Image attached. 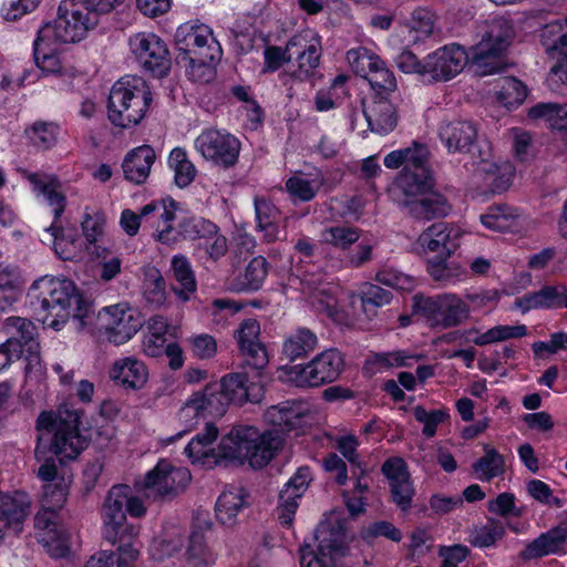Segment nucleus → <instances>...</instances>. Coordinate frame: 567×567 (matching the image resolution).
I'll use <instances>...</instances> for the list:
<instances>
[{
    "mask_svg": "<svg viewBox=\"0 0 567 567\" xmlns=\"http://www.w3.org/2000/svg\"><path fill=\"white\" fill-rule=\"evenodd\" d=\"M128 45L144 69L158 78L166 75L171 68L169 52L159 37L140 32L130 38Z\"/></svg>",
    "mask_w": 567,
    "mask_h": 567,
    "instance_id": "12",
    "label": "nucleus"
},
{
    "mask_svg": "<svg viewBox=\"0 0 567 567\" xmlns=\"http://www.w3.org/2000/svg\"><path fill=\"white\" fill-rule=\"evenodd\" d=\"M472 468L478 480L491 482L505 472V461L494 447L485 445L484 455L473 463Z\"/></svg>",
    "mask_w": 567,
    "mask_h": 567,
    "instance_id": "46",
    "label": "nucleus"
},
{
    "mask_svg": "<svg viewBox=\"0 0 567 567\" xmlns=\"http://www.w3.org/2000/svg\"><path fill=\"white\" fill-rule=\"evenodd\" d=\"M31 307L43 324L59 331L70 319L78 330L91 324L93 310L73 281L66 278L43 277L30 288Z\"/></svg>",
    "mask_w": 567,
    "mask_h": 567,
    "instance_id": "1",
    "label": "nucleus"
},
{
    "mask_svg": "<svg viewBox=\"0 0 567 567\" xmlns=\"http://www.w3.org/2000/svg\"><path fill=\"white\" fill-rule=\"evenodd\" d=\"M458 231L443 223L427 227L417 238L416 245L423 252H435L436 258H447L458 246Z\"/></svg>",
    "mask_w": 567,
    "mask_h": 567,
    "instance_id": "25",
    "label": "nucleus"
},
{
    "mask_svg": "<svg viewBox=\"0 0 567 567\" xmlns=\"http://www.w3.org/2000/svg\"><path fill=\"white\" fill-rule=\"evenodd\" d=\"M504 534L505 527L501 520L488 519L485 525L475 530L472 543L477 547H489L502 539Z\"/></svg>",
    "mask_w": 567,
    "mask_h": 567,
    "instance_id": "64",
    "label": "nucleus"
},
{
    "mask_svg": "<svg viewBox=\"0 0 567 567\" xmlns=\"http://www.w3.org/2000/svg\"><path fill=\"white\" fill-rule=\"evenodd\" d=\"M368 81L372 89L377 92V97L386 96L396 90V80L391 70L385 66L382 61V66H377L370 74Z\"/></svg>",
    "mask_w": 567,
    "mask_h": 567,
    "instance_id": "63",
    "label": "nucleus"
},
{
    "mask_svg": "<svg viewBox=\"0 0 567 567\" xmlns=\"http://www.w3.org/2000/svg\"><path fill=\"white\" fill-rule=\"evenodd\" d=\"M168 164L175 173V183L177 186L183 188L192 184L197 171L183 148L176 147L171 152Z\"/></svg>",
    "mask_w": 567,
    "mask_h": 567,
    "instance_id": "50",
    "label": "nucleus"
},
{
    "mask_svg": "<svg viewBox=\"0 0 567 567\" xmlns=\"http://www.w3.org/2000/svg\"><path fill=\"white\" fill-rule=\"evenodd\" d=\"M3 329L9 334L8 339H14L21 346V353L31 342H39L35 324L22 317L12 316L4 320Z\"/></svg>",
    "mask_w": 567,
    "mask_h": 567,
    "instance_id": "47",
    "label": "nucleus"
},
{
    "mask_svg": "<svg viewBox=\"0 0 567 567\" xmlns=\"http://www.w3.org/2000/svg\"><path fill=\"white\" fill-rule=\"evenodd\" d=\"M33 190L42 195L47 204L53 209V221L61 220L66 206V196L63 186L55 175L32 173L28 175Z\"/></svg>",
    "mask_w": 567,
    "mask_h": 567,
    "instance_id": "27",
    "label": "nucleus"
},
{
    "mask_svg": "<svg viewBox=\"0 0 567 567\" xmlns=\"http://www.w3.org/2000/svg\"><path fill=\"white\" fill-rule=\"evenodd\" d=\"M498 99L505 105H518L527 96V87L516 78H504L499 82Z\"/></svg>",
    "mask_w": 567,
    "mask_h": 567,
    "instance_id": "61",
    "label": "nucleus"
},
{
    "mask_svg": "<svg viewBox=\"0 0 567 567\" xmlns=\"http://www.w3.org/2000/svg\"><path fill=\"white\" fill-rule=\"evenodd\" d=\"M567 540V525H559L526 545L520 551L523 559L529 560L557 553Z\"/></svg>",
    "mask_w": 567,
    "mask_h": 567,
    "instance_id": "32",
    "label": "nucleus"
},
{
    "mask_svg": "<svg viewBox=\"0 0 567 567\" xmlns=\"http://www.w3.org/2000/svg\"><path fill=\"white\" fill-rule=\"evenodd\" d=\"M53 42L48 37H42V33L38 32V35L33 42V58L37 66L47 74L59 73L62 70V63L55 50L52 48Z\"/></svg>",
    "mask_w": 567,
    "mask_h": 567,
    "instance_id": "42",
    "label": "nucleus"
},
{
    "mask_svg": "<svg viewBox=\"0 0 567 567\" xmlns=\"http://www.w3.org/2000/svg\"><path fill=\"white\" fill-rule=\"evenodd\" d=\"M30 498L23 492L0 494V543L8 532H22L23 523L29 514Z\"/></svg>",
    "mask_w": 567,
    "mask_h": 567,
    "instance_id": "23",
    "label": "nucleus"
},
{
    "mask_svg": "<svg viewBox=\"0 0 567 567\" xmlns=\"http://www.w3.org/2000/svg\"><path fill=\"white\" fill-rule=\"evenodd\" d=\"M177 203L171 198L152 200L142 207L144 226L153 230L152 237L167 246L176 244L174 220L176 218Z\"/></svg>",
    "mask_w": 567,
    "mask_h": 567,
    "instance_id": "15",
    "label": "nucleus"
},
{
    "mask_svg": "<svg viewBox=\"0 0 567 567\" xmlns=\"http://www.w3.org/2000/svg\"><path fill=\"white\" fill-rule=\"evenodd\" d=\"M97 319L107 340L114 344L128 341L144 323L140 311L125 302L103 308Z\"/></svg>",
    "mask_w": 567,
    "mask_h": 567,
    "instance_id": "10",
    "label": "nucleus"
},
{
    "mask_svg": "<svg viewBox=\"0 0 567 567\" xmlns=\"http://www.w3.org/2000/svg\"><path fill=\"white\" fill-rule=\"evenodd\" d=\"M185 536L179 529L164 532L153 539L150 555L153 560L163 561L177 554L184 545Z\"/></svg>",
    "mask_w": 567,
    "mask_h": 567,
    "instance_id": "44",
    "label": "nucleus"
},
{
    "mask_svg": "<svg viewBox=\"0 0 567 567\" xmlns=\"http://www.w3.org/2000/svg\"><path fill=\"white\" fill-rule=\"evenodd\" d=\"M288 59H291L287 74L299 82L310 80L317 72L322 56L320 35L306 29L288 40Z\"/></svg>",
    "mask_w": 567,
    "mask_h": 567,
    "instance_id": "8",
    "label": "nucleus"
},
{
    "mask_svg": "<svg viewBox=\"0 0 567 567\" xmlns=\"http://www.w3.org/2000/svg\"><path fill=\"white\" fill-rule=\"evenodd\" d=\"M427 271L432 279L446 287L462 281L466 271L457 262L446 261V258H433L427 262Z\"/></svg>",
    "mask_w": 567,
    "mask_h": 567,
    "instance_id": "45",
    "label": "nucleus"
},
{
    "mask_svg": "<svg viewBox=\"0 0 567 567\" xmlns=\"http://www.w3.org/2000/svg\"><path fill=\"white\" fill-rule=\"evenodd\" d=\"M110 378L126 389L140 390L147 382L148 370L143 361L126 357L113 363Z\"/></svg>",
    "mask_w": 567,
    "mask_h": 567,
    "instance_id": "28",
    "label": "nucleus"
},
{
    "mask_svg": "<svg viewBox=\"0 0 567 567\" xmlns=\"http://www.w3.org/2000/svg\"><path fill=\"white\" fill-rule=\"evenodd\" d=\"M219 231L218 226L202 216H186L179 219L175 228L176 244L181 240L208 239Z\"/></svg>",
    "mask_w": 567,
    "mask_h": 567,
    "instance_id": "36",
    "label": "nucleus"
},
{
    "mask_svg": "<svg viewBox=\"0 0 567 567\" xmlns=\"http://www.w3.org/2000/svg\"><path fill=\"white\" fill-rule=\"evenodd\" d=\"M248 465L259 470L270 463L284 445V436L274 431L259 432V439L251 444Z\"/></svg>",
    "mask_w": 567,
    "mask_h": 567,
    "instance_id": "33",
    "label": "nucleus"
},
{
    "mask_svg": "<svg viewBox=\"0 0 567 567\" xmlns=\"http://www.w3.org/2000/svg\"><path fill=\"white\" fill-rule=\"evenodd\" d=\"M344 369V359L337 349H328L316 355L307 365L282 369L287 381L296 386H320L334 382Z\"/></svg>",
    "mask_w": 567,
    "mask_h": 567,
    "instance_id": "7",
    "label": "nucleus"
},
{
    "mask_svg": "<svg viewBox=\"0 0 567 567\" xmlns=\"http://www.w3.org/2000/svg\"><path fill=\"white\" fill-rule=\"evenodd\" d=\"M190 478V472L186 467H175L169 462L161 460L146 474L143 492L147 498L169 501L185 491Z\"/></svg>",
    "mask_w": 567,
    "mask_h": 567,
    "instance_id": "9",
    "label": "nucleus"
},
{
    "mask_svg": "<svg viewBox=\"0 0 567 567\" xmlns=\"http://www.w3.org/2000/svg\"><path fill=\"white\" fill-rule=\"evenodd\" d=\"M433 177L416 179L404 174L395 179L394 200L401 212L417 221H430L446 217L452 210L447 198L434 189Z\"/></svg>",
    "mask_w": 567,
    "mask_h": 567,
    "instance_id": "2",
    "label": "nucleus"
},
{
    "mask_svg": "<svg viewBox=\"0 0 567 567\" xmlns=\"http://www.w3.org/2000/svg\"><path fill=\"white\" fill-rule=\"evenodd\" d=\"M443 306V293L434 297L413 296V308L422 315L432 327H439Z\"/></svg>",
    "mask_w": 567,
    "mask_h": 567,
    "instance_id": "60",
    "label": "nucleus"
},
{
    "mask_svg": "<svg viewBox=\"0 0 567 567\" xmlns=\"http://www.w3.org/2000/svg\"><path fill=\"white\" fill-rule=\"evenodd\" d=\"M515 307L523 313L533 309H567V285H545L539 290L525 293L515 300Z\"/></svg>",
    "mask_w": 567,
    "mask_h": 567,
    "instance_id": "24",
    "label": "nucleus"
},
{
    "mask_svg": "<svg viewBox=\"0 0 567 567\" xmlns=\"http://www.w3.org/2000/svg\"><path fill=\"white\" fill-rule=\"evenodd\" d=\"M155 157L154 150L148 145H142L128 152L122 164L125 178L136 185L145 183Z\"/></svg>",
    "mask_w": 567,
    "mask_h": 567,
    "instance_id": "29",
    "label": "nucleus"
},
{
    "mask_svg": "<svg viewBox=\"0 0 567 567\" xmlns=\"http://www.w3.org/2000/svg\"><path fill=\"white\" fill-rule=\"evenodd\" d=\"M102 13L90 0H62L55 20L38 32L56 43H76L97 23V14Z\"/></svg>",
    "mask_w": 567,
    "mask_h": 567,
    "instance_id": "5",
    "label": "nucleus"
},
{
    "mask_svg": "<svg viewBox=\"0 0 567 567\" xmlns=\"http://www.w3.org/2000/svg\"><path fill=\"white\" fill-rule=\"evenodd\" d=\"M519 218V210L507 204H494L481 215L482 224L495 231L514 230L518 226Z\"/></svg>",
    "mask_w": 567,
    "mask_h": 567,
    "instance_id": "35",
    "label": "nucleus"
},
{
    "mask_svg": "<svg viewBox=\"0 0 567 567\" xmlns=\"http://www.w3.org/2000/svg\"><path fill=\"white\" fill-rule=\"evenodd\" d=\"M470 306L455 293H443V306L439 327L443 329L457 327L470 319Z\"/></svg>",
    "mask_w": 567,
    "mask_h": 567,
    "instance_id": "40",
    "label": "nucleus"
},
{
    "mask_svg": "<svg viewBox=\"0 0 567 567\" xmlns=\"http://www.w3.org/2000/svg\"><path fill=\"white\" fill-rule=\"evenodd\" d=\"M229 403L243 405L246 402L257 403L262 396V388L258 383L249 382L244 373H230L221 379L218 385Z\"/></svg>",
    "mask_w": 567,
    "mask_h": 567,
    "instance_id": "26",
    "label": "nucleus"
},
{
    "mask_svg": "<svg viewBox=\"0 0 567 567\" xmlns=\"http://www.w3.org/2000/svg\"><path fill=\"white\" fill-rule=\"evenodd\" d=\"M255 214L257 228L264 233L267 243H274L279 237V212L276 206L264 197H255Z\"/></svg>",
    "mask_w": 567,
    "mask_h": 567,
    "instance_id": "38",
    "label": "nucleus"
},
{
    "mask_svg": "<svg viewBox=\"0 0 567 567\" xmlns=\"http://www.w3.org/2000/svg\"><path fill=\"white\" fill-rule=\"evenodd\" d=\"M81 412L66 408L54 412H42L37 420V430L43 432L39 436L42 440L44 434L51 435L50 451L62 463L75 460L87 446V439L81 434L79 425Z\"/></svg>",
    "mask_w": 567,
    "mask_h": 567,
    "instance_id": "3",
    "label": "nucleus"
},
{
    "mask_svg": "<svg viewBox=\"0 0 567 567\" xmlns=\"http://www.w3.org/2000/svg\"><path fill=\"white\" fill-rule=\"evenodd\" d=\"M138 527L134 526L131 535H121L112 545H117L118 557L115 559L117 567H128L131 563L137 559L140 548L137 547Z\"/></svg>",
    "mask_w": 567,
    "mask_h": 567,
    "instance_id": "59",
    "label": "nucleus"
},
{
    "mask_svg": "<svg viewBox=\"0 0 567 567\" xmlns=\"http://www.w3.org/2000/svg\"><path fill=\"white\" fill-rule=\"evenodd\" d=\"M318 540V551L309 546L301 548L300 567H331V560L336 556H344L346 545L341 532H330L328 537V526L320 525L316 532Z\"/></svg>",
    "mask_w": 567,
    "mask_h": 567,
    "instance_id": "18",
    "label": "nucleus"
},
{
    "mask_svg": "<svg viewBox=\"0 0 567 567\" xmlns=\"http://www.w3.org/2000/svg\"><path fill=\"white\" fill-rule=\"evenodd\" d=\"M259 439V431L250 425H236L218 446V456L239 464L249 463L251 444Z\"/></svg>",
    "mask_w": 567,
    "mask_h": 567,
    "instance_id": "20",
    "label": "nucleus"
},
{
    "mask_svg": "<svg viewBox=\"0 0 567 567\" xmlns=\"http://www.w3.org/2000/svg\"><path fill=\"white\" fill-rule=\"evenodd\" d=\"M347 60L352 70L365 80H368L377 66H382L380 56L365 48L349 50L347 52Z\"/></svg>",
    "mask_w": 567,
    "mask_h": 567,
    "instance_id": "52",
    "label": "nucleus"
},
{
    "mask_svg": "<svg viewBox=\"0 0 567 567\" xmlns=\"http://www.w3.org/2000/svg\"><path fill=\"white\" fill-rule=\"evenodd\" d=\"M527 328L525 324L516 326H495L483 334H478L472 339V342L478 347L506 341L509 339H517L526 336Z\"/></svg>",
    "mask_w": 567,
    "mask_h": 567,
    "instance_id": "54",
    "label": "nucleus"
},
{
    "mask_svg": "<svg viewBox=\"0 0 567 567\" xmlns=\"http://www.w3.org/2000/svg\"><path fill=\"white\" fill-rule=\"evenodd\" d=\"M128 485L113 486L102 506L103 537L107 542H114L121 535H131L135 525L126 520Z\"/></svg>",
    "mask_w": 567,
    "mask_h": 567,
    "instance_id": "14",
    "label": "nucleus"
},
{
    "mask_svg": "<svg viewBox=\"0 0 567 567\" xmlns=\"http://www.w3.org/2000/svg\"><path fill=\"white\" fill-rule=\"evenodd\" d=\"M364 116L372 132L381 135L392 132L398 125V112L386 96L377 97L364 110Z\"/></svg>",
    "mask_w": 567,
    "mask_h": 567,
    "instance_id": "31",
    "label": "nucleus"
},
{
    "mask_svg": "<svg viewBox=\"0 0 567 567\" xmlns=\"http://www.w3.org/2000/svg\"><path fill=\"white\" fill-rule=\"evenodd\" d=\"M406 148L409 150V154L405 158V167H403L399 176H403L406 173L413 175L416 179H423L425 176L433 177L432 171L427 165L430 156L429 148L420 143H413L411 147Z\"/></svg>",
    "mask_w": 567,
    "mask_h": 567,
    "instance_id": "49",
    "label": "nucleus"
},
{
    "mask_svg": "<svg viewBox=\"0 0 567 567\" xmlns=\"http://www.w3.org/2000/svg\"><path fill=\"white\" fill-rule=\"evenodd\" d=\"M540 42L547 53L567 56V31L564 24L553 22L545 25L540 33Z\"/></svg>",
    "mask_w": 567,
    "mask_h": 567,
    "instance_id": "51",
    "label": "nucleus"
},
{
    "mask_svg": "<svg viewBox=\"0 0 567 567\" xmlns=\"http://www.w3.org/2000/svg\"><path fill=\"white\" fill-rule=\"evenodd\" d=\"M476 124L466 118H444L437 127V136L449 154H467L476 143Z\"/></svg>",
    "mask_w": 567,
    "mask_h": 567,
    "instance_id": "17",
    "label": "nucleus"
},
{
    "mask_svg": "<svg viewBox=\"0 0 567 567\" xmlns=\"http://www.w3.org/2000/svg\"><path fill=\"white\" fill-rule=\"evenodd\" d=\"M310 481L309 468L300 467L280 491L277 514L281 525L290 526L292 524L298 508L297 501L305 494Z\"/></svg>",
    "mask_w": 567,
    "mask_h": 567,
    "instance_id": "22",
    "label": "nucleus"
},
{
    "mask_svg": "<svg viewBox=\"0 0 567 567\" xmlns=\"http://www.w3.org/2000/svg\"><path fill=\"white\" fill-rule=\"evenodd\" d=\"M392 297L391 291L378 285H367L360 296H353V298L360 299L362 310L369 319L377 315L378 308L389 305Z\"/></svg>",
    "mask_w": 567,
    "mask_h": 567,
    "instance_id": "53",
    "label": "nucleus"
},
{
    "mask_svg": "<svg viewBox=\"0 0 567 567\" xmlns=\"http://www.w3.org/2000/svg\"><path fill=\"white\" fill-rule=\"evenodd\" d=\"M175 42L185 58L220 59L221 50L212 30L204 25L183 24L175 33Z\"/></svg>",
    "mask_w": 567,
    "mask_h": 567,
    "instance_id": "16",
    "label": "nucleus"
},
{
    "mask_svg": "<svg viewBox=\"0 0 567 567\" xmlns=\"http://www.w3.org/2000/svg\"><path fill=\"white\" fill-rule=\"evenodd\" d=\"M229 404L218 385L213 384L195 392L182 406L178 415L190 429L197 424L198 419L223 416Z\"/></svg>",
    "mask_w": 567,
    "mask_h": 567,
    "instance_id": "13",
    "label": "nucleus"
},
{
    "mask_svg": "<svg viewBox=\"0 0 567 567\" xmlns=\"http://www.w3.org/2000/svg\"><path fill=\"white\" fill-rule=\"evenodd\" d=\"M360 238V230L355 227L332 226L321 231V239L341 250H348Z\"/></svg>",
    "mask_w": 567,
    "mask_h": 567,
    "instance_id": "55",
    "label": "nucleus"
},
{
    "mask_svg": "<svg viewBox=\"0 0 567 567\" xmlns=\"http://www.w3.org/2000/svg\"><path fill=\"white\" fill-rule=\"evenodd\" d=\"M247 492L243 487L233 486L225 489L216 503V517L223 525H233L240 509L248 505Z\"/></svg>",
    "mask_w": 567,
    "mask_h": 567,
    "instance_id": "34",
    "label": "nucleus"
},
{
    "mask_svg": "<svg viewBox=\"0 0 567 567\" xmlns=\"http://www.w3.org/2000/svg\"><path fill=\"white\" fill-rule=\"evenodd\" d=\"M173 276L178 286H173L172 290L176 297L186 302L190 296L196 291L195 275L188 259L185 256H174L172 259Z\"/></svg>",
    "mask_w": 567,
    "mask_h": 567,
    "instance_id": "39",
    "label": "nucleus"
},
{
    "mask_svg": "<svg viewBox=\"0 0 567 567\" xmlns=\"http://www.w3.org/2000/svg\"><path fill=\"white\" fill-rule=\"evenodd\" d=\"M514 38L512 22L498 17L486 22L481 40L472 48V64L478 75H489L504 70L501 55L511 44Z\"/></svg>",
    "mask_w": 567,
    "mask_h": 567,
    "instance_id": "6",
    "label": "nucleus"
},
{
    "mask_svg": "<svg viewBox=\"0 0 567 567\" xmlns=\"http://www.w3.org/2000/svg\"><path fill=\"white\" fill-rule=\"evenodd\" d=\"M143 296L147 303L157 308L166 301V286L161 272L153 268L145 275Z\"/></svg>",
    "mask_w": 567,
    "mask_h": 567,
    "instance_id": "56",
    "label": "nucleus"
},
{
    "mask_svg": "<svg viewBox=\"0 0 567 567\" xmlns=\"http://www.w3.org/2000/svg\"><path fill=\"white\" fill-rule=\"evenodd\" d=\"M318 346L317 336L308 328H299L282 343V355L289 361L307 357Z\"/></svg>",
    "mask_w": 567,
    "mask_h": 567,
    "instance_id": "37",
    "label": "nucleus"
},
{
    "mask_svg": "<svg viewBox=\"0 0 567 567\" xmlns=\"http://www.w3.org/2000/svg\"><path fill=\"white\" fill-rule=\"evenodd\" d=\"M527 116L534 121L543 120L554 130L567 131V105L538 103L528 110Z\"/></svg>",
    "mask_w": 567,
    "mask_h": 567,
    "instance_id": "43",
    "label": "nucleus"
},
{
    "mask_svg": "<svg viewBox=\"0 0 567 567\" xmlns=\"http://www.w3.org/2000/svg\"><path fill=\"white\" fill-rule=\"evenodd\" d=\"M337 292L338 287L336 285H324L323 289L312 295L310 299L313 307H316L318 311L326 313L334 321H340L341 316L337 307Z\"/></svg>",
    "mask_w": 567,
    "mask_h": 567,
    "instance_id": "58",
    "label": "nucleus"
},
{
    "mask_svg": "<svg viewBox=\"0 0 567 567\" xmlns=\"http://www.w3.org/2000/svg\"><path fill=\"white\" fill-rule=\"evenodd\" d=\"M264 417L267 423L274 426L271 431L281 436L296 429L300 422V413L289 402L268 408Z\"/></svg>",
    "mask_w": 567,
    "mask_h": 567,
    "instance_id": "41",
    "label": "nucleus"
},
{
    "mask_svg": "<svg viewBox=\"0 0 567 567\" xmlns=\"http://www.w3.org/2000/svg\"><path fill=\"white\" fill-rule=\"evenodd\" d=\"M259 333L260 326L256 319L244 320L234 333L240 354L255 369H262L268 363V353L259 341Z\"/></svg>",
    "mask_w": 567,
    "mask_h": 567,
    "instance_id": "21",
    "label": "nucleus"
},
{
    "mask_svg": "<svg viewBox=\"0 0 567 567\" xmlns=\"http://www.w3.org/2000/svg\"><path fill=\"white\" fill-rule=\"evenodd\" d=\"M195 148L206 161L228 168L237 163L240 143L229 133L208 128L197 136Z\"/></svg>",
    "mask_w": 567,
    "mask_h": 567,
    "instance_id": "11",
    "label": "nucleus"
},
{
    "mask_svg": "<svg viewBox=\"0 0 567 567\" xmlns=\"http://www.w3.org/2000/svg\"><path fill=\"white\" fill-rule=\"evenodd\" d=\"M218 436V429L212 423L207 422L205 431L198 433L185 447V453L189 458L200 461L208 455V449Z\"/></svg>",
    "mask_w": 567,
    "mask_h": 567,
    "instance_id": "57",
    "label": "nucleus"
},
{
    "mask_svg": "<svg viewBox=\"0 0 567 567\" xmlns=\"http://www.w3.org/2000/svg\"><path fill=\"white\" fill-rule=\"evenodd\" d=\"M44 233L61 259L73 260L80 256L82 240L75 230L65 229L62 220L52 221Z\"/></svg>",
    "mask_w": 567,
    "mask_h": 567,
    "instance_id": "30",
    "label": "nucleus"
},
{
    "mask_svg": "<svg viewBox=\"0 0 567 567\" xmlns=\"http://www.w3.org/2000/svg\"><path fill=\"white\" fill-rule=\"evenodd\" d=\"M467 60L460 45H444L426 56V75L434 81H449L464 69Z\"/></svg>",
    "mask_w": 567,
    "mask_h": 567,
    "instance_id": "19",
    "label": "nucleus"
},
{
    "mask_svg": "<svg viewBox=\"0 0 567 567\" xmlns=\"http://www.w3.org/2000/svg\"><path fill=\"white\" fill-rule=\"evenodd\" d=\"M151 102L152 93L142 78L124 76L111 89L107 102L109 118L116 126L131 127L144 118Z\"/></svg>",
    "mask_w": 567,
    "mask_h": 567,
    "instance_id": "4",
    "label": "nucleus"
},
{
    "mask_svg": "<svg viewBox=\"0 0 567 567\" xmlns=\"http://www.w3.org/2000/svg\"><path fill=\"white\" fill-rule=\"evenodd\" d=\"M58 131V126L53 123L37 122L27 133L34 146L48 150L56 143Z\"/></svg>",
    "mask_w": 567,
    "mask_h": 567,
    "instance_id": "62",
    "label": "nucleus"
},
{
    "mask_svg": "<svg viewBox=\"0 0 567 567\" xmlns=\"http://www.w3.org/2000/svg\"><path fill=\"white\" fill-rule=\"evenodd\" d=\"M34 529L39 540L45 546L59 543L61 532L59 529L56 511L42 507L34 516Z\"/></svg>",
    "mask_w": 567,
    "mask_h": 567,
    "instance_id": "48",
    "label": "nucleus"
}]
</instances>
